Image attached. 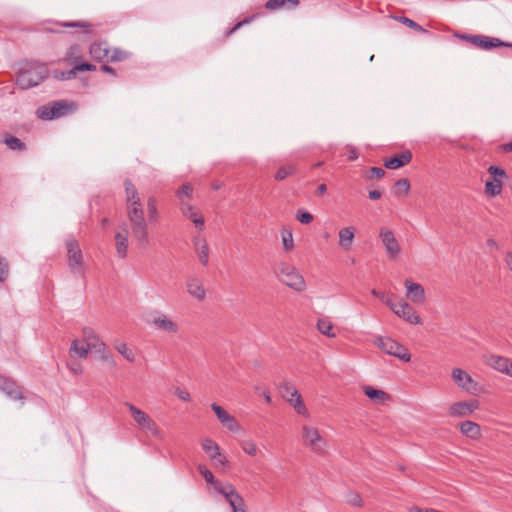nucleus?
<instances>
[{"label": "nucleus", "mask_w": 512, "mask_h": 512, "mask_svg": "<svg viewBox=\"0 0 512 512\" xmlns=\"http://www.w3.org/2000/svg\"><path fill=\"white\" fill-rule=\"evenodd\" d=\"M127 217L133 238L140 248H146L149 245L148 224L144 217L142 204L127 206Z\"/></svg>", "instance_id": "nucleus-1"}, {"label": "nucleus", "mask_w": 512, "mask_h": 512, "mask_svg": "<svg viewBox=\"0 0 512 512\" xmlns=\"http://www.w3.org/2000/svg\"><path fill=\"white\" fill-rule=\"evenodd\" d=\"M48 76L45 65L32 62L25 64L19 71L16 84L20 89H30L39 85Z\"/></svg>", "instance_id": "nucleus-2"}, {"label": "nucleus", "mask_w": 512, "mask_h": 512, "mask_svg": "<svg viewBox=\"0 0 512 512\" xmlns=\"http://www.w3.org/2000/svg\"><path fill=\"white\" fill-rule=\"evenodd\" d=\"M67 249V264L72 274L84 276V258L78 241L73 236H68L65 240Z\"/></svg>", "instance_id": "nucleus-3"}, {"label": "nucleus", "mask_w": 512, "mask_h": 512, "mask_svg": "<svg viewBox=\"0 0 512 512\" xmlns=\"http://www.w3.org/2000/svg\"><path fill=\"white\" fill-rule=\"evenodd\" d=\"M74 110V104H69L64 100H57L38 107L36 115L42 120H53L64 117Z\"/></svg>", "instance_id": "nucleus-4"}, {"label": "nucleus", "mask_w": 512, "mask_h": 512, "mask_svg": "<svg viewBox=\"0 0 512 512\" xmlns=\"http://www.w3.org/2000/svg\"><path fill=\"white\" fill-rule=\"evenodd\" d=\"M276 276L279 281L295 291H303L306 287L303 276L290 264L281 263L276 270Z\"/></svg>", "instance_id": "nucleus-5"}, {"label": "nucleus", "mask_w": 512, "mask_h": 512, "mask_svg": "<svg viewBox=\"0 0 512 512\" xmlns=\"http://www.w3.org/2000/svg\"><path fill=\"white\" fill-rule=\"evenodd\" d=\"M303 443L313 453L324 455L326 453L327 442L321 436L319 430L315 427L304 425L302 427Z\"/></svg>", "instance_id": "nucleus-6"}, {"label": "nucleus", "mask_w": 512, "mask_h": 512, "mask_svg": "<svg viewBox=\"0 0 512 512\" xmlns=\"http://www.w3.org/2000/svg\"><path fill=\"white\" fill-rule=\"evenodd\" d=\"M198 471L208 484L212 485L218 493L224 496L228 503L240 495L232 484L227 483L226 485H222L216 480L213 473L205 465L200 464Z\"/></svg>", "instance_id": "nucleus-7"}, {"label": "nucleus", "mask_w": 512, "mask_h": 512, "mask_svg": "<svg viewBox=\"0 0 512 512\" xmlns=\"http://www.w3.org/2000/svg\"><path fill=\"white\" fill-rule=\"evenodd\" d=\"M376 344L379 348H381L385 353L397 357L398 359L409 362L411 360V355L408 349L401 345L399 342L391 339V338H383L380 337L377 339Z\"/></svg>", "instance_id": "nucleus-8"}, {"label": "nucleus", "mask_w": 512, "mask_h": 512, "mask_svg": "<svg viewBox=\"0 0 512 512\" xmlns=\"http://www.w3.org/2000/svg\"><path fill=\"white\" fill-rule=\"evenodd\" d=\"M125 405L129 408L134 421L142 430L151 432L155 437L160 435L157 424L148 414L130 403H125Z\"/></svg>", "instance_id": "nucleus-9"}, {"label": "nucleus", "mask_w": 512, "mask_h": 512, "mask_svg": "<svg viewBox=\"0 0 512 512\" xmlns=\"http://www.w3.org/2000/svg\"><path fill=\"white\" fill-rule=\"evenodd\" d=\"M379 238L388 258L391 260L396 259L401 253V246L393 231L386 227H381L379 229Z\"/></svg>", "instance_id": "nucleus-10"}, {"label": "nucleus", "mask_w": 512, "mask_h": 512, "mask_svg": "<svg viewBox=\"0 0 512 512\" xmlns=\"http://www.w3.org/2000/svg\"><path fill=\"white\" fill-rule=\"evenodd\" d=\"M280 392L282 397L285 398L295 408L298 414H306V407L303 404L302 397L298 393L295 386L290 383H284L280 386Z\"/></svg>", "instance_id": "nucleus-11"}, {"label": "nucleus", "mask_w": 512, "mask_h": 512, "mask_svg": "<svg viewBox=\"0 0 512 512\" xmlns=\"http://www.w3.org/2000/svg\"><path fill=\"white\" fill-rule=\"evenodd\" d=\"M151 323L157 330L170 335H176L179 332L178 323L162 312H156L151 319Z\"/></svg>", "instance_id": "nucleus-12"}, {"label": "nucleus", "mask_w": 512, "mask_h": 512, "mask_svg": "<svg viewBox=\"0 0 512 512\" xmlns=\"http://www.w3.org/2000/svg\"><path fill=\"white\" fill-rule=\"evenodd\" d=\"M395 308H397L395 314L398 317L403 318L408 323L414 325L422 324V319L409 303L403 300L398 301L397 306Z\"/></svg>", "instance_id": "nucleus-13"}, {"label": "nucleus", "mask_w": 512, "mask_h": 512, "mask_svg": "<svg viewBox=\"0 0 512 512\" xmlns=\"http://www.w3.org/2000/svg\"><path fill=\"white\" fill-rule=\"evenodd\" d=\"M452 378L456 385L466 392H472L476 388V383L472 377L460 368H454L452 370Z\"/></svg>", "instance_id": "nucleus-14"}, {"label": "nucleus", "mask_w": 512, "mask_h": 512, "mask_svg": "<svg viewBox=\"0 0 512 512\" xmlns=\"http://www.w3.org/2000/svg\"><path fill=\"white\" fill-rule=\"evenodd\" d=\"M212 410L216 414L219 421L231 432H237L239 430V424L236 418L230 415L225 409L216 403L211 405Z\"/></svg>", "instance_id": "nucleus-15"}, {"label": "nucleus", "mask_w": 512, "mask_h": 512, "mask_svg": "<svg viewBox=\"0 0 512 512\" xmlns=\"http://www.w3.org/2000/svg\"><path fill=\"white\" fill-rule=\"evenodd\" d=\"M478 408L479 402L475 399L470 401L456 402L450 407L449 413L451 416L462 417L473 413Z\"/></svg>", "instance_id": "nucleus-16"}, {"label": "nucleus", "mask_w": 512, "mask_h": 512, "mask_svg": "<svg viewBox=\"0 0 512 512\" xmlns=\"http://www.w3.org/2000/svg\"><path fill=\"white\" fill-rule=\"evenodd\" d=\"M0 390L11 399H23L21 388L11 378L0 376Z\"/></svg>", "instance_id": "nucleus-17"}, {"label": "nucleus", "mask_w": 512, "mask_h": 512, "mask_svg": "<svg viewBox=\"0 0 512 512\" xmlns=\"http://www.w3.org/2000/svg\"><path fill=\"white\" fill-rule=\"evenodd\" d=\"M412 160V153L409 150H404L399 154H395L392 157L384 160V166L387 169H399L409 164Z\"/></svg>", "instance_id": "nucleus-18"}, {"label": "nucleus", "mask_w": 512, "mask_h": 512, "mask_svg": "<svg viewBox=\"0 0 512 512\" xmlns=\"http://www.w3.org/2000/svg\"><path fill=\"white\" fill-rule=\"evenodd\" d=\"M404 285L406 287V296L413 302L423 303L425 301V290L421 284L406 279Z\"/></svg>", "instance_id": "nucleus-19"}, {"label": "nucleus", "mask_w": 512, "mask_h": 512, "mask_svg": "<svg viewBox=\"0 0 512 512\" xmlns=\"http://www.w3.org/2000/svg\"><path fill=\"white\" fill-rule=\"evenodd\" d=\"M497 47L512 48V43L502 41L501 39L496 37L481 35V39L479 40V45L477 48L489 51Z\"/></svg>", "instance_id": "nucleus-20"}, {"label": "nucleus", "mask_w": 512, "mask_h": 512, "mask_svg": "<svg viewBox=\"0 0 512 512\" xmlns=\"http://www.w3.org/2000/svg\"><path fill=\"white\" fill-rule=\"evenodd\" d=\"M89 53L91 57L96 61H103L108 59L110 53L108 43L105 41L95 42L91 44Z\"/></svg>", "instance_id": "nucleus-21"}, {"label": "nucleus", "mask_w": 512, "mask_h": 512, "mask_svg": "<svg viewBox=\"0 0 512 512\" xmlns=\"http://www.w3.org/2000/svg\"><path fill=\"white\" fill-rule=\"evenodd\" d=\"M194 246L198 255L199 261L203 266H207L209 262V246L205 239L199 237L194 238Z\"/></svg>", "instance_id": "nucleus-22"}, {"label": "nucleus", "mask_w": 512, "mask_h": 512, "mask_svg": "<svg viewBox=\"0 0 512 512\" xmlns=\"http://www.w3.org/2000/svg\"><path fill=\"white\" fill-rule=\"evenodd\" d=\"M181 211L184 216L189 218L197 228L203 229L204 227V218L201 215H198L194 208L189 203L182 202L181 203Z\"/></svg>", "instance_id": "nucleus-23"}, {"label": "nucleus", "mask_w": 512, "mask_h": 512, "mask_svg": "<svg viewBox=\"0 0 512 512\" xmlns=\"http://www.w3.org/2000/svg\"><path fill=\"white\" fill-rule=\"evenodd\" d=\"M124 187L127 206L142 204L139 193L130 179H125Z\"/></svg>", "instance_id": "nucleus-24"}, {"label": "nucleus", "mask_w": 512, "mask_h": 512, "mask_svg": "<svg viewBox=\"0 0 512 512\" xmlns=\"http://www.w3.org/2000/svg\"><path fill=\"white\" fill-rule=\"evenodd\" d=\"M116 251L120 258L124 259L127 256L128 250V235L126 225L124 224L123 233L117 232L115 234Z\"/></svg>", "instance_id": "nucleus-25"}, {"label": "nucleus", "mask_w": 512, "mask_h": 512, "mask_svg": "<svg viewBox=\"0 0 512 512\" xmlns=\"http://www.w3.org/2000/svg\"><path fill=\"white\" fill-rule=\"evenodd\" d=\"M512 359L499 356V355H490L487 358V364L490 365L495 370L505 373L507 370L508 364H510Z\"/></svg>", "instance_id": "nucleus-26"}, {"label": "nucleus", "mask_w": 512, "mask_h": 512, "mask_svg": "<svg viewBox=\"0 0 512 512\" xmlns=\"http://www.w3.org/2000/svg\"><path fill=\"white\" fill-rule=\"evenodd\" d=\"M299 0H268L264 7L270 11H276L281 8L293 9L297 7Z\"/></svg>", "instance_id": "nucleus-27"}, {"label": "nucleus", "mask_w": 512, "mask_h": 512, "mask_svg": "<svg viewBox=\"0 0 512 512\" xmlns=\"http://www.w3.org/2000/svg\"><path fill=\"white\" fill-rule=\"evenodd\" d=\"M460 431L463 435L472 439H477L481 436L480 426L472 421H464L460 424Z\"/></svg>", "instance_id": "nucleus-28"}, {"label": "nucleus", "mask_w": 512, "mask_h": 512, "mask_svg": "<svg viewBox=\"0 0 512 512\" xmlns=\"http://www.w3.org/2000/svg\"><path fill=\"white\" fill-rule=\"evenodd\" d=\"M355 237V229L353 227H345L339 231V245L345 250L350 249Z\"/></svg>", "instance_id": "nucleus-29"}, {"label": "nucleus", "mask_w": 512, "mask_h": 512, "mask_svg": "<svg viewBox=\"0 0 512 512\" xmlns=\"http://www.w3.org/2000/svg\"><path fill=\"white\" fill-rule=\"evenodd\" d=\"M187 291L191 296L198 300H203L205 297V289L196 278H192L187 281Z\"/></svg>", "instance_id": "nucleus-30"}, {"label": "nucleus", "mask_w": 512, "mask_h": 512, "mask_svg": "<svg viewBox=\"0 0 512 512\" xmlns=\"http://www.w3.org/2000/svg\"><path fill=\"white\" fill-rule=\"evenodd\" d=\"M57 25L65 28L81 29V32L86 35L92 33V25L88 21L57 22Z\"/></svg>", "instance_id": "nucleus-31"}, {"label": "nucleus", "mask_w": 512, "mask_h": 512, "mask_svg": "<svg viewBox=\"0 0 512 512\" xmlns=\"http://www.w3.org/2000/svg\"><path fill=\"white\" fill-rule=\"evenodd\" d=\"M90 348V344L84 341L73 340L70 347V352L74 353L79 358H86Z\"/></svg>", "instance_id": "nucleus-32"}, {"label": "nucleus", "mask_w": 512, "mask_h": 512, "mask_svg": "<svg viewBox=\"0 0 512 512\" xmlns=\"http://www.w3.org/2000/svg\"><path fill=\"white\" fill-rule=\"evenodd\" d=\"M365 395L371 400L384 401L390 398V395L383 390H378L372 386L363 387Z\"/></svg>", "instance_id": "nucleus-33"}, {"label": "nucleus", "mask_w": 512, "mask_h": 512, "mask_svg": "<svg viewBox=\"0 0 512 512\" xmlns=\"http://www.w3.org/2000/svg\"><path fill=\"white\" fill-rule=\"evenodd\" d=\"M202 448L210 459H214L217 455L219 456L221 452L219 445L210 438H205L202 441Z\"/></svg>", "instance_id": "nucleus-34"}, {"label": "nucleus", "mask_w": 512, "mask_h": 512, "mask_svg": "<svg viewBox=\"0 0 512 512\" xmlns=\"http://www.w3.org/2000/svg\"><path fill=\"white\" fill-rule=\"evenodd\" d=\"M502 191V180L499 178L488 180L485 184V193L489 196H497Z\"/></svg>", "instance_id": "nucleus-35"}, {"label": "nucleus", "mask_w": 512, "mask_h": 512, "mask_svg": "<svg viewBox=\"0 0 512 512\" xmlns=\"http://www.w3.org/2000/svg\"><path fill=\"white\" fill-rule=\"evenodd\" d=\"M4 143L11 150L24 151L26 149V144L21 139H19L16 136H13L12 134L5 135Z\"/></svg>", "instance_id": "nucleus-36"}, {"label": "nucleus", "mask_w": 512, "mask_h": 512, "mask_svg": "<svg viewBox=\"0 0 512 512\" xmlns=\"http://www.w3.org/2000/svg\"><path fill=\"white\" fill-rule=\"evenodd\" d=\"M398 22H400L401 24L417 31V32H420V33H423V34H428L429 31L425 28H423L421 25H419L418 23H416L414 20L408 18V17H405V16H399V17H396L395 18Z\"/></svg>", "instance_id": "nucleus-37"}, {"label": "nucleus", "mask_w": 512, "mask_h": 512, "mask_svg": "<svg viewBox=\"0 0 512 512\" xmlns=\"http://www.w3.org/2000/svg\"><path fill=\"white\" fill-rule=\"evenodd\" d=\"M318 330L327 337H335V333L332 332L333 325L327 318L319 319L317 322Z\"/></svg>", "instance_id": "nucleus-38"}, {"label": "nucleus", "mask_w": 512, "mask_h": 512, "mask_svg": "<svg viewBox=\"0 0 512 512\" xmlns=\"http://www.w3.org/2000/svg\"><path fill=\"white\" fill-rule=\"evenodd\" d=\"M257 17H258V14H252L251 16H248V17L244 18L243 20L239 21L232 28H230V29L225 31L224 37L225 38L230 37L232 34H234L241 27H243L244 25L250 24Z\"/></svg>", "instance_id": "nucleus-39"}, {"label": "nucleus", "mask_w": 512, "mask_h": 512, "mask_svg": "<svg viewBox=\"0 0 512 512\" xmlns=\"http://www.w3.org/2000/svg\"><path fill=\"white\" fill-rule=\"evenodd\" d=\"M295 171H296V168L294 165H287V166L280 167L275 174V179L277 181H282V180L286 179L288 176L294 174Z\"/></svg>", "instance_id": "nucleus-40"}, {"label": "nucleus", "mask_w": 512, "mask_h": 512, "mask_svg": "<svg viewBox=\"0 0 512 512\" xmlns=\"http://www.w3.org/2000/svg\"><path fill=\"white\" fill-rule=\"evenodd\" d=\"M116 350L128 361L134 362L135 355L134 353L128 348L127 344L124 342L117 343L115 345Z\"/></svg>", "instance_id": "nucleus-41"}, {"label": "nucleus", "mask_w": 512, "mask_h": 512, "mask_svg": "<svg viewBox=\"0 0 512 512\" xmlns=\"http://www.w3.org/2000/svg\"><path fill=\"white\" fill-rule=\"evenodd\" d=\"M147 210L149 221L154 222L158 217L157 202L155 197H149L147 200Z\"/></svg>", "instance_id": "nucleus-42"}, {"label": "nucleus", "mask_w": 512, "mask_h": 512, "mask_svg": "<svg viewBox=\"0 0 512 512\" xmlns=\"http://www.w3.org/2000/svg\"><path fill=\"white\" fill-rule=\"evenodd\" d=\"M282 243L285 251H290L294 247L293 234L291 230L282 231Z\"/></svg>", "instance_id": "nucleus-43"}, {"label": "nucleus", "mask_w": 512, "mask_h": 512, "mask_svg": "<svg viewBox=\"0 0 512 512\" xmlns=\"http://www.w3.org/2000/svg\"><path fill=\"white\" fill-rule=\"evenodd\" d=\"M232 512H247L244 499L241 495L229 502Z\"/></svg>", "instance_id": "nucleus-44"}, {"label": "nucleus", "mask_w": 512, "mask_h": 512, "mask_svg": "<svg viewBox=\"0 0 512 512\" xmlns=\"http://www.w3.org/2000/svg\"><path fill=\"white\" fill-rule=\"evenodd\" d=\"M129 56V53L122 51L121 49H114L110 51L108 55V61L119 62L125 60Z\"/></svg>", "instance_id": "nucleus-45"}, {"label": "nucleus", "mask_w": 512, "mask_h": 512, "mask_svg": "<svg viewBox=\"0 0 512 512\" xmlns=\"http://www.w3.org/2000/svg\"><path fill=\"white\" fill-rule=\"evenodd\" d=\"M242 450L250 456H256L258 453L257 445L254 441L246 440L241 443Z\"/></svg>", "instance_id": "nucleus-46"}, {"label": "nucleus", "mask_w": 512, "mask_h": 512, "mask_svg": "<svg viewBox=\"0 0 512 512\" xmlns=\"http://www.w3.org/2000/svg\"><path fill=\"white\" fill-rule=\"evenodd\" d=\"M296 219L302 224H310L314 217L310 212L304 209H299L296 213Z\"/></svg>", "instance_id": "nucleus-47"}, {"label": "nucleus", "mask_w": 512, "mask_h": 512, "mask_svg": "<svg viewBox=\"0 0 512 512\" xmlns=\"http://www.w3.org/2000/svg\"><path fill=\"white\" fill-rule=\"evenodd\" d=\"M88 344H90V348L92 350H95L97 352H104L105 349H106V345L103 341H101L97 335L94 336V339H91L90 342H88Z\"/></svg>", "instance_id": "nucleus-48"}, {"label": "nucleus", "mask_w": 512, "mask_h": 512, "mask_svg": "<svg viewBox=\"0 0 512 512\" xmlns=\"http://www.w3.org/2000/svg\"><path fill=\"white\" fill-rule=\"evenodd\" d=\"M488 173L493 176V179H496V178H499V179H503V178H506V172L503 168L501 167H498V166H494V165H491L489 168H488Z\"/></svg>", "instance_id": "nucleus-49"}, {"label": "nucleus", "mask_w": 512, "mask_h": 512, "mask_svg": "<svg viewBox=\"0 0 512 512\" xmlns=\"http://www.w3.org/2000/svg\"><path fill=\"white\" fill-rule=\"evenodd\" d=\"M192 192H193V188L189 183H185V184L181 185V187L179 188V190L177 192V196L180 198L181 203L184 202L183 196L189 198L191 196Z\"/></svg>", "instance_id": "nucleus-50"}, {"label": "nucleus", "mask_w": 512, "mask_h": 512, "mask_svg": "<svg viewBox=\"0 0 512 512\" xmlns=\"http://www.w3.org/2000/svg\"><path fill=\"white\" fill-rule=\"evenodd\" d=\"M347 503L353 506L362 507L363 500L358 493L350 492L347 497Z\"/></svg>", "instance_id": "nucleus-51"}, {"label": "nucleus", "mask_w": 512, "mask_h": 512, "mask_svg": "<svg viewBox=\"0 0 512 512\" xmlns=\"http://www.w3.org/2000/svg\"><path fill=\"white\" fill-rule=\"evenodd\" d=\"M216 468H225L228 465V460L221 452L214 459H210Z\"/></svg>", "instance_id": "nucleus-52"}, {"label": "nucleus", "mask_w": 512, "mask_h": 512, "mask_svg": "<svg viewBox=\"0 0 512 512\" xmlns=\"http://www.w3.org/2000/svg\"><path fill=\"white\" fill-rule=\"evenodd\" d=\"M8 263L2 257H0V282H4L8 276Z\"/></svg>", "instance_id": "nucleus-53"}, {"label": "nucleus", "mask_w": 512, "mask_h": 512, "mask_svg": "<svg viewBox=\"0 0 512 512\" xmlns=\"http://www.w3.org/2000/svg\"><path fill=\"white\" fill-rule=\"evenodd\" d=\"M81 49L78 45H73L69 48L67 55L72 58L75 62L81 57Z\"/></svg>", "instance_id": "nucleus-54"}, {"label": "nucleus", "mask_w": 512, "mask_h": 512, "mask_svg": "<svg viewBox=\"0 0 512 512\" xmlns=\"http://www.w3.org/2000/svg\"><path fill=\"white\" fill-rule=\"evenodd\" d=\"M395 188L399 189V190H402L404 193H408V191L410 189V182L406 178L399 179L395 183Z\"/></svg>", "instance_id": "nucleus-55"}, {"label": "nucleus", "mask_w": 512, "mask_h": 512, "mask_svg": "<svg viewBox=\"0 0 512 512\" xmlns=\"http://www.w3.org/2000/svg\"><path fill=\"white\" fill-rule=\"evenodd\" d=\"M77 69L76 66H74L72 69L67 71H62L59 76H57L61 80H69L76 76Z\"/></svg>", "instance_id": "nucleus-56"}, {"label": "nucleus", "mask_w": 512, "mask_h": 512, "mask_svg": "<svg viewBox=\"0 0 512 512\" xmlns=\"http://www.w3.org/2000/svg\"><path fill=\"white\" fill-rule=\"evenodd\" d=\"M95 335H96V334H95V332H94V330H93L92 328H90V327H85V328L83 329V341H84L85 343H88V342H90V341H91V339H94V336H95Z\"/></svg>", "instance_id": "nucleus-57"}, {"label": "nucleus", "mask_w": 512, "mask_h": 512, "mask_svg": "<svg viewBox=\"0 0 512 512\" xmlns=\"http://www.w3.org/2000/svg\"><path fill=\"white\" fill-rule=\"evenodd\" d=\"M369 172L371 173V176H368V178L376 177V178H382L386 172L383 168L380 167H371Z\"/></svg>", "instance_id": "nucleus-58"}, {"label": "nucleus", "mask_w": 512, "mask_h": 512, "mask_svg": "<svg viewBox=\"0 0 512 512\" xmlns=\"http://www.w3.org/2000/svg\"><path fill=\"white\" fill-rule=\"evenodd\" d=\"M76 69H77V72H82V71H95L96 70V66L91 64V63H80V64H76Z\"/></svg>", "instance_id": "nucleus-59"}, {"label": "nucleus", "mask_w": 512, "mask_h": 512, "mask_svg": "<svg viewBox=\"0 0 512 512\" xmlns=\"http://www.w3.org/2000/svg\"><path fill=\"white\" fill-rule=\"evenodd\" d=\"M175 394L183 401H189L191 399L189 392L186 390L177 389Z\"/></svg>", "instance_id": "nucleus-60"}, {"label": "nucleus", "mask_w": 512, "mask_h": 512, "mask_svg": "<svg viewBox=\"0 0 512 512\" xmlns=\"http://www.w3.org/2000/svg\"><path fill=\"white\" fill-rule=\"evenodd\" d=\"M102 360L103 362H105L108 366L112 367V368H115L116 367V363L113 359V357L110 355V354H103L102 355Z\"/></svg>", "instance_id": "nucleus-61"}, {"label": "nucleus", "mask_w": 512, "mask_h": 512, "mask_svg": "<svg viewBox=\"0 0 512 512\" xmlns=\"http://www.w3.org/2000/svg\"><path fill=\"white\" fill-rule=\"evenodd\" d=\"M498 150L505 153L512 152V140L508 143H503L499 145Z\"/></svg>", "instance_id": "nucleus-62"}, {"label": "nucleus", "mask_w": 512, "mask_h": 512, "mask_svg": "<svg viewBox=\"0 0 512 512\" xmlns=\"http://www.w3.org/2000/svg\"><path fill=\"white\" fill-rule=\"evenodd\" d=\"M453 36L455 38H458L460 40H463V41H466V42H469L471 37H472V34H466V33H460V32H454L453 33Z\"/></svg>", "instance_id": "nucleus-63"}, {"label": "nucleus", "mask_w": 512, "mask_h": 512, "mask_svg": "<svg viewBox=\"0 0 512 512\" xmlns=\"http://www.w3.org/2000/svg\"><path fill=\"white\" fill-rule=\"evenodd\" d=\"M410 512H441V511L433 509V508L423 509V508H419V507L414 506V507H412L410 509Z\"/></svg>", "instance_id": "nucleus-64"}]
</instances>
